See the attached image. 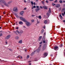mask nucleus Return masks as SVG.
<instances>
[{
  "instance_id": "obj_21",
  "label": "nucleus",
  "mask_w": 65,
  "mask_h": 65,
  "mask_svg": "<svg viewBox=\"0 0 65 65\" xmlns=\"http://www.w3.org/2000/svg\"><path fill=\"white\" fill-rule=\"evenodd\" d=\"M19 43H22V40H20L19 42Z\"/></svg>"
},
{
  "instance_id": "obj_30",
  "label": "nucleus",
  "mask_w": 65,
  "mask_h": 65,
  "mask_svg": "<svg viewBox=\"0 0 65 65\" xmlns=\"http://www.w3.org/2000/svg\"><path fill=\"white\" fill-rule=\"evenodd\" d=\"M39 18L40 19H41V16L40 15H39Z\"/></svg>"
},
{
  "instance_id": "obj_17",
  "label": "nucleus",
  "mask_w": 65,
  "mask_h": 65,
  "mask_svg": "<svg viewBox=\"0 0 65 65\" xmlns=\"http://www.w3.org/2000/svg\"><path fill=\"white\" fill-rule=\"evenodd\" d=\"M39 10V8H36L35 9V10L36 11V12H37V11H38V10Z\"/></svg>"
},
{
  "instance_id": "obj_27",
  "label": "nucleus",
  "mask_w": 65,
  "mask_h": 65,
  "mask_svg": "<svg viewBox=\"0 0 65 65\" xmlns=\"http://www.w3.org/2000/svg\"><path fill=\"white\" fill-rule=\"evenodd\" d=\"M46 14L47 16H49V15H50V13H48V12H47V13Z\"/></svg>"
},
{
  "instance_id": "obj_55",
  "label": "nucleus",
  "mask_w": 65,
  "mask_h": 65,
  "mask_svg": "<svg viewBox=\"0 0 65 65\" xmlns=\"http://www.w3.org/2000/svg\"><path fill=\"white\" fill-rule=\"evenodd\" d=\"M9 50H10V51H12V49H9Z\"/></svg>"
},
{
  "instance_id": "obj_20",
  "label": "nucleus",
  "mask_w": 65,
  "mask_h": 65,
  "mask_svg": "<svg viewBox=\"0 0 65 65\" xmlns=\"http://www.w3.org/2000/svg\"><path fill=\"white\" fill-rule=\"evenodd\" d=\"M51 9L50 8H49V10H48V12L49 13H51Z\"/></svg>"
},
{
  "instance_id": "obj_36",
  "label": "nucleus",
  "mask_w": 65,
  "mask_h": 65,
  "mask_svg": "<svg viewBox=\"0 0 65 65\" xmlns=\"http://www.w3.org/2000/svg\"><path fill=\"white\" fill-rule=\"evenodd\" d=\"M54 3H57V0H56L54 2Z\"/></svg>"
},
{
  "instance_id": "obj_52",
  "label": "nucleus",
  "mask_w": 65,
  "mask_h": 65,
  "mask_svg": "<svg viewBox=\"0 0 65 65\" xmlns=\"http://www.w3.org/2000/svg\"><path fill=\"white\" fill-rule=\"evenodd\" d=\"M34 8H36V6H34Z\"/></svg>"
},
{
  "instance_id": "obj_58",
  "label": "nucleus",
  "mask_w": 65,
  "mask_h": 65,
  "mask_svg": "<svg viewBox=\"0 0 65 65\" xmlns=\"http://www.w3.org/2000/svg\"><path fill=\"white\" fill-rule=\"evenodd\" d=\"M36 2H38V0H36Z\"/></svg>"
},
{
  "instance_id": "obj_26",
  "label": "nucleus",
  "mask_w": 65,
  "mask_h": 65,
  "mask_svg": "<svg viewBox=\"0 0 65 65\" xmlns=\"http://www.w3.org/2000/svg\"><path fill=\"white\" fill-rule=\"evenodd\" d=\"M44 23L45 24H46V23H47V21L46 20H45L44 21Z\"/></svg>"
},
{
  "instance_id": "obj_16",
  "label": "nucleus",
  "mask_w": 65,
  "mask_h": 65,
  "mask_svg": "<svg viewBox=\"0 0 65 65\" xmlns=\"http://www.w3.org/2000/svg\"><path fill=\"white\" fill-rule=\"evenodd\" d=\"M19 24H20V25H22L23 24V23L21 21H20L19 22Z\"/></svg>"
},
{
  "instance_id": "obj_24",
  "label": "nucleus",
  "mask_w": 65,
  "mask_h": 65,
  "mask_svg": "<svg viewBox=\"0 0 65 65\" xmlns=\"http://www.w3.org/2000/svg\"><path fill=\"white\" fill-rule=\"evenodd\" d=\"M24 18H23L22 17H20V19L22 21V20Z\"/></svg>"
},
{
  "instance_id": "obj_49",
  "label": "nucleus",
  "mask_w": 65,
  "mask_h": 65,
  "mask_svg": "<svg viewBox=\"0 0 65 65\" xmlns=\"http://www.w3.org/2000/svg\"><path fill=\"white\" fill-rule=\"evenodd\" d=\"M26 9L27 8L26 7H25L24 9V10H26Z\"/></svg>"
},
{
  "instance_id": "obj_48",
  "label": "nucleus",
  "mask_w": 65,
  "mask_h": 65,
  "mask_svg": "<svg viewBox=\"0 0 65 65\" xmlns=\"http://www.w3.org/2000/svg\"><path fill=\"white\" fill-rule=\"evenodd\" d=\"M42 38V36H40L39 37V38H40V39H41Z\"/></svg>"
},
{
  "instance_id": "obj_61",
  "label": "nucleus",
  "mask_w": 65,
  "mask_h": 65,
  "mask_svg": "<svg viewBox=\"0 0 65 65\" xmlns=\"http://www.w3.org/2000/svg\"><path fill=\"white\" fill-rule=\"evenodd\" d=\"M35 4H36L35 2H34V5H35Z\"/></svg>"
},
{
  "instance_id": "obj_43",
  "label": "nucleus",
  "mask_w": 65,
  "mask_h": 65,
  "mask_svg": "<svg viewBox=\"0 0 65 65\" xmlns=\"http://www.w3.org/2000/svg\"><path fill=\"white\" fill-rule=\"evenodd\" d=\"M37 23H40V22L38 21V20H37Z\"/></svg>"
},
{
  "instance_id": "obj_5",
  "label": "nucleus",
  "mask_w": 65,
  "mask_h": 65,
  "mask_svg": "<svg viewBox=\"0 0 65 65\" xmlns=\"http://www.w3.org/2000/svg\"><path fill=\"white\" fill-rule=\"evenodd\" d=\"M10 37V35H9L6 37L5 39H8Z\"/></svg>"
},
{
  "instance_id": "obj_14",
  "label": "nucleus",
  "mask_w": 65,
  "mask_h": 65,
  "mask_svg": "<svg viewBox=\"0 0 65 65\" xmlns=\"http://www.w3.org/2000/svg\"><path fill=\"white\" fill-rule=\"evenodd\" d=\"M65 11V8H63L62 10H61V12H63V11Z\"/></svg>"
},
{
  "instance_id": "obj_51",
  "label": "nucleus",
  "mask_w": 65,
  "mask_h": 65,
  "mask_svg": "<svg viewBox=\"0 0 65 65\" xmlns=\"http://www.w3.org/2000/svg\"><path fill=\"white\" fill-rule=\"evenodd\" d=\"M45 33H44V36H45Z\"/></svg>"
},
{
  "instance_id": "obj_35",
  "label": "nucleus",
  "mask_w": 65,
  "mask_h": 65,
  "mask_svg": "<svg viewBox=\"0 0 65 65\" xmlns=\"http://www.w3.org/2000/svg\"><path fill=\"white\" fill-rule=\"evenodd\" d=\"M46 3H48V1L47 0H46Z\"/></svg>"
},
{
  "instance_id": "obj_7",
  "label": "nucleus",
  "mask_w": 65,
  "mask_h": 65,
  "mask_svg": "<svg viewBox=\"0 0 65 65\" xmlns=\"http://www.w3.org/2000/svg\"><path fill=\"white\" fill-rule=\"evenodd\" d=\"M60 6V5L59 4H56V8H59Z\"/></svg>"
},
{
  "instance_id": "obj_56",
  "label": "nucleus",
  "mask_w": 65,
  "mask_h": 65,
  "mask_svg": "<svg viewBox=\"0 0 65 65\" xmlns=\"http://www.w3.org/2000/svg\"><path fill=\"white\" fill-rule=\"evenodd\" d=\"M40 7L41 8H42V7L40 6Z\"/></svg>"
},
{
  "instance_id": "obj_40",
  "label": "nucleus",
  "mask_w": 65,
  "mask_h": 65,
  "mask_svg": "<svg viewBox=\"0 0 65 65\" xmlns=\"http://www.w3.org/2000/svg\"><path fill=\"white\" fill-rule=\"evenodd\" d=\"M62 16H64V13H62Z\"/></svg>"
},
{
  "instance_id": "obj_23",
  "label": "nucleus",
  "mask_w": 65,
  "mask_h": 65,
  "mask_svg": "<svg viewBox=\"0 0 65 65\" xmlns=\"http://www.w3.org/2000/svg\"><path fill=\"white\" fill-rule=\"evenodd\" d=\"M44 32V30L43 29L41 30V34H43V32Z\"/></svg>"
},
{
  "instance_id": "obj_2",
  "label": "nucleus",
  "mask_w": 65,
  "mask_h": 65,
  "mask_svg": "<svg viewBox=\"0 0 65 65\" xmlns=\"http://www.w3.org/2000/svg\"><path fill=\"white\" fill-rule=\"evenodd\" d=\"M17 32L18 33V34H19V35H20V36H21L22 34L24 32L22 30H20L19 31L17 30Z\"/></svg>"
},
{
  "instance_id": "obj_19",
  "label": "nucleus",
  "mask_w": 65,
  "mask_h": 65,
  "mask_svg": "<svg viewBox=\"0 0 65 65\" xmlns=\"http://www.w3.org/2000/svg\"><path fill=\"white\" fill-rule=\"evenodd\" d=\"M58 46H56L54 47V48L55 49H58Z\"/></svg>"
},
{
  "instance_id": "obj_46",
  "label": "nucleus",
  "mask_w": 65,
  "mask_h": 65,
  "mask_svg": "<svg viewBox=\"0 0 65 65\" xmlns=\"http://www.w3.org/2000/svg\"><path fill=\"white\" fill-rule=\"evenodd\" d=\"M36 8H39V6H36Z\"/></svg>"
},
{
  "instance_id": "obj_63",
  "label": "nucleus",
  "mask_w": 65,
  "mask_h": 65,
  "mask_svg": "<svg viewBox=\"0 0 65 65\" xmlns=\"http://www.w3.org/2000/svg\"><path fill=\"white\" fill-rule=\"evenodd\" d=\"M63 22H65V20H64L63 21Z\"/></svg>"
},
{
  "instance_id": "obj_50",
  "label": "nucleus",
  "mask_w": 65,
  "mask_h": 65,
  "mask_svg": "<svg viewBox=\"0 0 65 65\" xmlns=\"http://www.w3.org/2000/svg\"><path fill=\"white\" fill-rule=\"evenodd\" d=\"M24 2L25 3H26V0H24Z\"/></svg>"
},
{
  "instance_id": "obj_6",
  "label": "nucleus",
  "mask_w": 65,
  "mask_h": 65,
  "mask_svg": "<svg viewBox=\"0 0 65 65\" xmlns=\"http://www.w3.org/2000/svg\"><path fill=\"white\" fill-rule=\"evenodd\" d=\"M47 55H48V54L47 53H44L43 55L44 56H45V57H43V58H45V57H46L47 56Z\"/></svg>"
},
{
  "instance_id": "obj_15",
  "label": "nucleus",
  "mask_w": 65,
  "mask_h": 65,
  "mask_svg": "<svg viewBox=\"0 0 65 65\" xmlns=\"http://www.w3.org/2000/svg\"><path fill=\"white\" fill-rule=\"evenodd\" d=\"M12 1H9L8 2V4H10L11 3H12Z\"/></svg>"
},
{
  "instance_id": "obj_41",
  "label": "nucleus",
  "mask_w": 65,
  "mask_h": 65,
  "mask_svg": "<svg viewBox=\"0 0 65 65\" xmlns=\"http://www.w3.org/2000/svg\"><path fill=\"white\" fill-rule=\"evenodd\" d=\"M62 9V8H59V11L61 10V9Z\"/></svg>"
},
{
  "instance_id": "obj_62",
  "label": "nucleus",
  "mask_w": 65,
  "mask_h": 65,
  "mask_svg": "<svg viewBox=\"0 0 65 65\" xmlns=\"http://www.w3.org/2000/svg\"><path fill=\"white\" fill-rule=\"evenodd\" d=\"M3 13L4 14H5V12H3Z\"/></svg>"
},
{
  "instance_id": "obj_53",
  "label": "nucleus",
  "mask_w": 65,
  "mask_h": 65,
  "mask_svg": "<svg viewBox=\"0 0 65 65\" xmlns=\"http://www.w3.org/2000/svg\"><path fill=\"white\" fill-rule=\"evenodd\" d=\"M41 40V39L40 38H39V41H40V40Z\"/></svg>"
},
{
  "instance_id": "obj_32",
  "label": "nucleus",
  "mask_w": 65,
  "mask_h": 65,
  "mask_svg": "<svg viewBox=\"0 0 65 65\" xmlns=\"http://www.w3.org/2000/svg\"><path fill=\"white\" fill-rule=\"evenodd\" d=\"M43 5H44V2L43 1H41Z\"/></svg>"
},
{
  "instance_id": "obj_10",
  "label": "nucleus",
  "mask_w": 65,
  "mask_h": 65,
  "mask_svg": "<svg viewBox=\"0 0 65 65\" xmlns=\"http://www.w3.org/2000/svg\"><path fill=\"white\" fill-rule=\"evenodd\" d=\"M24 11H22L20 12V14L21 15H23V14H24Z\"/></svg>"
},
{
  "instance_id": "obj_44",
  "label": "nucleus",
  "mask_w": 65,
  "mask_h": 65,
  "mask_svg": "<svg viewBox=\"0 0 65 65\" xmlns=\"http://www.w3.org/2000/svg\"><path fill=\"white\" fill-rule=\"evenodd\" d=\"M15 29H17V30H19V27H16Z\"/></svg>"
},
{
  "instance_id": "obj_9",
  "label": "nucleus",
  "mask_w": 65,
  "mask_h": 65,
  "mask_svg": "<svg viewBox=\"0 0 65 65\" xmlns=\"http://www.w3.org/2000/svg\"><path fill=\"white\" fill-rule=\"evenodd\" d=\"M15 15L16 17L17 18H18V19H19V18H20V17L18 15V14L17 13L15 14Z\"/></svg>"
},
{
  "instance_id": "obj_8",
  "label": "nucleus",
  "mask_w": 65,
  "mask_h": 65,
  "mask_svg": "<svg viewBox=\"0 0 65 65\" xmlns=\"http://www.w3.org/2000/svg\"><path fill=\"white\" fill-rule=\"evenodd\" d=\"M39 52V50H36L34 52L32 53V54H31V56H33V55H34V52Z\"/></svg>"
},
{
  "instance_id": "obj_42",
  "label": "nucleus",
  "mask_w": 65,
  "mask_h": 65,
  "mask_svg": "<svg viewBox=\"0 0 65 65\" xmlns=\"http://www.w3.org/2000/svg\"><path fill=\"white\" fill-rule=\"evenodd\" d=\"M29 58V56L28 55L27 56V59H28V58Z\"/></svg>"
},
{
  "instance_id": "obj_25",
  "label": "nucleus",
  "mask_w": 65,
  "mask_h": 65,
  "mask_svg": "<svg viewBox=\"0 0 65 65\" xmlns=\"http://www.w3.org/2000/svg\"><path fill=\"white\" fill-rule=\"evenodd\" d=\"M59 2L60 3H62L63 2H62V1L61 0H60L59 1Z\"/></svg>"
},
{
  "instance_id": "obj_11",
  "label": "nucleus",
  "mask_w": 65,
  "mask_h": 65,
  "mask_svg": "<svg viewBox=\"0 0 65 65\" xmlns=\"http://www.w3.org/2000/svg\"><path fill=\"white\" fill-rule=\"evenodd\" d=\"M43 7L44 9H47V7H46V6H43Z\"/></svg>"
},
{
  "instance_id": "obj_39",
  "label": "nucleus",
  "mask_w": 65,
  "mask_h": 65,
  "mask_svg": "<svg viewBox=\"0 0 65 65\" xmlns=\"http://www.w3.org/2000/svg\"><path fill=\"white\" fill-rule=\"evenodd\" d=\"M35 17V15H31V17Z\"/></svg>"
},
{
  "instance_id": "obj_18",
  "label": "nucleus",
  "mask_w": 65,
  "mask_h": 65,
  "mask_svg": "<svg viewBox=\"0 0 65 65\" xmlns=\"http://www.w3.org/2000/svg\"><path fill=\"white\" fill-rule=\"evenodd\" d=\"M43 42L44 43H46L47 42V41H45L44 40H43Z\"/></svg>"
},
{
  "instance_id": "obj_57",
  "label": "nucleus",
  "mask_w": 65,
  "mask_h": 65,
  "mask_svg": "<svg viewBox=\"0 0 65 65\" xmlns=\"http://www.w3.org/2000/svg\"><path fill=\"white\" fill-rule=\"evenodd\" d=\"M25 52H27V49H26L25 50Z\"/></svg>"
},
{
  "instance_id": "obj_45",
  "label": "nucleus",
  "mask_w": 65,
  "mask_h": 65,
  "mask_svg": "<svg viewBox=\"0 0 65 65\" xmlns=\"http://www.w3.org/2000/svg\"><path fill=\"white\" fill-rule=\"evenodd\" d=\"M6 43V44H7V41H5Z\"/></svg>"
},
{
  "instance_id": "obj_3",
  "label": "nucleus",
  "mask_w": 65,
  "mask_h": 65,
  "mask_svg": "<svg viewBox=\"0 0 65 65\" xmlns=\"http://www.w3.org/2000/svg\"><path fill=\"white\" fill-rule=\"evenodd\" d=\"M13 10L14 11V12H17L18 11V8H17V7H15L13 8Z\"/></svg>"
},
{
  "instance_id": "obj_54",
  "label": "nucleus",
  "mask_w": 65,
  "mask_h": 65,
  "mask_svg": "<svg viewBox=\"0 0 65 65\" xmlns=\"http://www.w3.org/2000/svg\"><path fill=\"white\" fill-rule=\"evenodd\" d=\"M42 42H41L40 43V44H41L42 43Z\"/></svg>"
},
{
  "instance_id": "obj_29",
  "label": "nucleus",
  "mask_w": 65,
  "mask_h": 65,
  "mask_svg": "<svg viewBox=\"0 0 65 65\" xmlns=\"http://www.w3.org/2000/svg\"><path fill=\"white\" fill-rule=\"evenodd\" d=\"M59 46L60 47H62L63 46V44H60V45H59Z\"/></svg>"
},
{
  "instance_id": "obj_60",
  "label": "nucleus",
  "mask_w": 65,
  "mask_h": 65,
  "mask_svg": "<svg viewBox=\"0 0 65 65\" xmlns=\"http://www.w3.org/2000/svg\"><path fill=\"white\" fill-rule=\"evenodd\" d=\"M20 56H19L18 57H17V58H19V57H20Z\"/></svg>"
},
{
  "instance_id": "obj_4",
  "label": "nucleus",
  "mask_w": 65,
  "mask_h": 65,
  "mask_svg": "<svg viewBox=\"0 0 65 65\" xmlns=\"http://www.w3.org/2000/svg\"><path fill=\"white\" fill-rule=\"evenodd\" d=\"M26 23L25 24L26 26H30V22L27 21L26 22Z\"/></svg>"
},
{
  "instance_id": "obj_33",
  "label": "nucleus",
  "mask_w": 65,
  "mask_h": 65,
  "mask_svg": "<svg viewBox=\"0 0 65 65\" xmlns=\"http://www.w3.org/2000/svg\"><path fill=\"white\" fill-rule=\"evenodd\" d=\"M31 21L32 22H34V20H31Z\"/></svg>"
},
{
  "instance_id": "obj_28",
  "label": "nucleus",
  "mask_w": 65,
  "mask_h": 65,
  "mask_svg": "<svg viewBox=\"0 0 65 65\" xmlns=\"http://www.w3.org/2000/svg\"><path fill=\"white\" fill-rule=\"evenodd\" d=\"M59 16L60 17L61 19H62V18L63 17H62V16L61 14H60Z\"/></svg>"
},
{
  "instance_id": "obj_59",
  "label": "nucleus",
  "mask_w": 65,
  "mask_h": 65,
  "mask_svg": "<svg viewBox=\"0 0 65 65\" xmlns=\"http://www.w3.org/2000/svg\"><path fill=\"white\" fill-rule=\"evenodd\" d=\"M54 50H55V51H57V50H58V49H55Z\"/></svg>"
},
{
  "instance_id": "obj_38",
  "label": "nucleus",
  "mask_w": 65,
  "mask_h": 65,
  "mask_svg": "<svg viewBox=\"0 0 65 65\" xmlns=\"http://www.w3.org/2000/svg\"><path fill=\"white\" fill-rule=\"evenodd\" d=\"M31 4H32V5H33V4H34L33 2H31Z\"/></svg>"
},
{
  "instance_id": "obj_31",
  "label": "nucleus",
  "mask_w": 65,
  "mask_h": 65,
  "mask_svg": "<svg viewBox=\"0 0 65 65\" xmlns=\"http://www.w3.org/2000/svg\"><path fill=\"white\" fill-rule=\"evenodd\" d=\"M14 33H15V34H17V30H16V31H13Z\"/></svg>"
},
{
  "instance_id": "obj_37",
  "label": "nucleus",
  "mask_w": 65,
  "mask_h": 65,
  "mask_svg": "<svg viewBox=\"0 0 65 65\" xmlns=\"http://www.w3.org/2000/svg\"><path fill=\"white\" fill-rule=\"evenodd\" d=\"M2 36V33H1L0 34V37H1V36Z\"/></svg>"
},
{
  "instance_id": "obj_34",
  "label": "nucleus",
  "mask_w": 65,
  "mask_h": 65,
  "mask_svg": "<svg viewBox=\"0 0 65 65\" xmlns=\"http://www.w3.org/2000/svg\"><path fill=\"white\" fill-rule=\"evenodd\" d=\"M56 5V4H54V3H52V5H53V6H55V5Z\"/></svg>"
},
{
  "instance_id": "obj_13",
  "label": "nucleus",
  "mask_w": 65,
  "mask_h": 65,
  "mask_svg": "<svg viewBox=\"0 0 65 65\" xmlns=\"http://www.w3.org/2000/svg\"><path fill=\"white\" fill-rule=\"evenodd\" d=\"M46 48V44H44L43 46V48Z\"/></svg>"
},
{
  "instance_id": "obj_22",
  "label": "nucleus",
  "mask_w": 65,
  "mask_h": 65,
  "mask_svg": "<svg viewBox=\"0 0 65 65\" xmlns=\"http://www.w3.org/2000/svg\"><path fill=\"white\" fill-rule=\"evenodd\" d=\"M15 39H19V36H16L15 37Z\"/></svg>"
},
{
  "instance_id": "obj_64",
  "label": "nucleus",
  "mask_w": 65,
  "mask_h": 65,
  "mask_svg": "<svg viewBox=\"0 0 65 65\" xmlns=\"http://www.w3.org/2000/svg\"><path fill=\"white\" fill-rule=\"evenodd\" d=\"M64 14H65V11L64 12Z\"/></svg>"
},
{
  "instance_id": "obj_1",
  "label": "nucleus",
  "mask_w": 65,
  "mask_h": 65,
  "mask_svg": "<svg viewBox=\"0 0 65 65\" xmlns=\"http://www.w3.org/2000/svg\"><path fill=\"white\" fill-rule=\"evenodd\" d=\"M0 2H2V3H3L5 6H6L7 7H9V5L6 3L5 0H0Z\"/></svg>"
},
{
  "instance_id": "obj_47",
  "label": "nucleus",
  "mask_w": 65,
  "mask_h": 65,
  "mask_svg": "<svg viewBox=\"0 0 65 65\" xmlns=\"http://www.w3.org/2000/svg\"><path fill=\"white\" fill-rule=\"evenodd\" d=\"M0 32L1 33H3V31H0Z\"/></svg>"
},
{
  "instance_id": "obj_12",
  "label": "nucleus",
  "mask_w": 65,
  "mask_h": 65,
  "mask_svg": "<svg viewBox=\"0 0 65 65\" xmlns=\"http://www.w3.org/2000/svg\"><path fill=\"white\" fill-rule=\"evenodd\" d=\"M22 21H23V22H27V21L25 19V18H23V19H22Z\"/></svg>"
}]
</instances>
